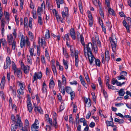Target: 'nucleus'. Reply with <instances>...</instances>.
Masks as SVG:
<instances>
[{"mask_svg":"<svg viewBox=\"0 0 131 131\" xmlns=\"http://www.w3.org/2000/svg\"><path fill=\"white\" fill-rule=\"evenodd\" d=\"M63 63L64 66V68L65 69H67L68 67V62L67 60H65L64 59L63 60Z\"/></svg>","mask_w":131,"mask_h":131,"instance_id":"nucleus-18","label":"nucleus"},{"mask_svg":"<svg viewBox=\"0 0 131 131\" xmlns=\"http://www.w3.org/2000/svg\"><path fill=\"white\" fill-rule=\"evenodd\" d=\"M125 94V92L124 91V89H121L119 91H118V94L119 96H123Z\"/></svg>","mask_w":131,"mask_h":131,"instance_id":"nucleus-29","label":"nucleus"},{"mask_svg":"<svg viewBox=\"0 0 131 131\" xmlns=\"http://www.w3.org/2000/svg\"><path fill=\"white\" fill-rule=\"evenodd\" d=\"M24 90V89H19L17 90V92L19 94H22L23 93V90Z\"/></svg>","mask_w":131,"mask_h":131,"instance_id":"nucleus-53","label":"nucleus"},{"mask_svg":"<svg viewBox=\"0 0 131 131\" xmlns=\"http://www.w3.org/2000/svg\"><path fill=\"white\" fill-rule=\"evenodd\" d=\"M16 120L17 122H20L21 121V117L18 114H17L16 115Z\"/></svg>","mask_w":131,"mask_h":131,"instance_id":"nucleus-54","label":"nucleus"},{"mask_svg":"<svg viewBox=\"0 0 131 131\" xmlns=\"http://www.w3.org/2000/svg\"><path fill=\"white\" fill-rule=\"evenodd\" d=\"M27 60L28 63L30 64H32V60L30 56H29L27 55Z\"/></svg>","mask_w":131,"mask_h":131,"instance_id":"nucleus-43","label":"nucleus"},{"mask_svg":"<svg viewBox=\"0 0 131 131\" xmlns=\"http://www.w3.org/2000/svg\"><path fill=\"white\" fill-rule=\"evenodd\" d=\"M55 16L56 18L57 21L58 22L60 21L61 17L58 14L56 15Z\"/></svg>","mask_w":131,"mask_h":131,"instance_id":"nucleus-59","label":"nucleus"},{"mask_svg":"<svg viewBox=\"0 0 131 131\" xmlns=\"http://www.w3.org/2000/svg\"><path fill=\"white\" fill-rule=\"evenodd\" d=\"M7 41L9 44L11 45L13 41H15L13 39V36L12 34H10L7 35Z\"/></svg>","mask_w":131,"mask_h":131,"instance_id":"nucleus-8","label":"nucleus"},{"mask_svg":"<svg viewBox=\"0 0 131 131\" xmlns=\"http://www.w3.org/2000/svg\"><path fill=\"white\" fill-rule=\"evenodd\" d=\"M127 72L125 71H122L120 73L121 75L124 77L127 75Z\"/></svg>","mask_w":131,"mask_h":131,"instance_id":"nucleus-51","label":"nucleus"},{"mask_svg":"<svg viewBox=\"0 0 131 131\" xmlns=\"http://www.w3.org/2000/svg\"><path fill=\"white\" fill-rule=\"evenodd\" d=\"M71 97V100H72L73 99L75 96V93L74 91H72L69 93Z\"/></svg>","mask_w":131,"mask_h":131,"instance_id":"nucleus-45","label":"nucleus"},{"mask_svg":"<svg viewBox=\"0 0 131 131\" xmlns=\"http://www.w3.org/2000/svg\"><path fill=\"white\" fill-rule=\"evenodd\" d=\"M29 51L31 56H35V54L34 53V49L33 48H30L29 49Z\"/></svg>","mask_w":131,"mask_h":131,"instance_id":"nucleus-27","label":"nucleus"},{"mask_svg":"<svg viewBox=\"0 0 131 131\" xmlns=\"http://www.w3.org/2000/svg\"><path fill=\"white\" fill-rule=\"evenodd\" d=\"M1 43H2V45L3 46H6L7 42L5 39L4 38H2L1 39Z\"/></svg>","mask_w":131,"mask_h":131,"instance_id":"nucleus-44","label":"nucleus"},{"mask_svg":"<svg viewBox=\"0 0 131 131\" xmlns=\"http://www.w3.org/2000/svg\"><path fill=\"white\" fill-rule=\"evenodd\" d=\"M28 39H26L25 40L24 38H22L21 39V42L20 43V47L22 48L24 46L25 42H27L28 44Z\"/></svg>","mask_w":131,"mask_h":131,"instance_id":"nucleus-15","label":"nucleus"},{"mask_svg":"<svg viewBox=\"0 0 131 131\" xmlns=\"http://www.w3.org/2000/svg\"><path fill=\"white\" fill-rule=\"evenodd\" d=\"M70 84L71 85H77L78 84V82L76 81H73L72 82H70Z\"/></svg>","mask_w":131,"mask_h":131,"instance_id":"nucleus-60","label":"nucleus"},{"mask_svg":"<svg viewBox=\"0 0 131 131\" xmlns=\"http://www.w3.org/2000/svg\"><path fill=\"white\" fill-rule=\"evenodd\" d=\"M69 33L72 38L74 40L76 38L75 33L73 28H72L70 29Z\"/></svg>","mask_w":131,"mask_h":131,"instance_id":"nucleus-12","label":"nucleus"},{"mask_svg":"<svg viewBox=\"0 0 131 131\" xmlns=\"http://www.w3.org/2000/svg\"><path fill=\"white\" fill-rule=\"evenodd\" d=\"M17 125H15L12 124L11 125V131H16V129L17 128Z\"/></svg>","mask_w":131,"mask_h":131,"instance_id":"nucleus-46","label":"nucleus"},{"mask_svg":"<svg viewBox=\"0 0 131 131\" xmlns=\"http://www.w3.org/2000/svg\"><path fill=\"white\" fill-rule=\"evenodd\" d=\"M62 82L63 84L64 85H65L66 83V79L64 75L63 74L62 75Z\"/></svg>","mask_w":131,"mask_h":131,"instance_id":"nucleus-33","label":"nucleus"},{"mask_svg":"<svg viewBox=\"0 0 131 131\" xmlns=\"http://www.w3.org/2000/svg\"><path fill=\"white\" fill-rule=\"evenodd\" d=\"M5 82V80H2L1 83L0 84V87L2 89H4Z\"/></svg>","mask_w":131,"mask_h":131,"instance_id":"nucleus-32","label":"nucleus"},{"mask_svg":"<svg viewBox=\"0 0 131 131\" xmlns=\"http://www.w3.org/2000/svg\"><path fill=\"white\" fill-rule=\"evenodd\" d=\"M64 104L63 103H62L59 108L60 111H61L64 109Z\"/></svg>","mask_w":131,"mask_h":131,"instance_id":"nucleus-56","label":"nucleus"},{"mask_svg":"<svg viewBox=\"0 0 131 131\" xmlns=\"http://www.w3.org/2000/svg\"><path fill=\"white\" fill-rule=\"evenodd\" d=\"M80 41L82 45L84 46L85 45L84 42V39L82 35H80Z\"/></svg>","mask_w":131,"mask_h":131,"instance_id":"nucleus-48","label":"nucleus"},{"mask_svg":"<svg viewBox=\"0 0 131 131\" xmlns=\"http://www.w3.org/2000/svg\"><path fill=\"white\" fill-rule=\"evenodd\" d=\"M110 40L111 44L112 51L114 52V53L111 54V56L114 57V54H116L117 50V39L115 37H113L112 38H111Z\"/></svg>","mask_w":131,"mask_h":131,"instance_id":"nucleus-2","label":"nucleus"},{"mask_svg":"<svg viewBox=\"0 0 131 131\" xmlns=\"http://www.w3.org/2000/svg\"><path fill=\"white\" fill-rule=\"evenodd\" d=\"M38 23L40 25H42V18L41 16H39L38 18Z\"/></svg>","mask_w":131,"mask_h":131,"instance_id":"nucleus-41","label":"nucleus"},{"mask_svg":"<svg viewBox=\"0 0 131 131\" xmlns=\"http://www.w3.org/2000/svg\"><path fill=\"white\" fill-rule=\"evenodd\" d=\"M14 73L18 78H21L22 73L20 68H18L16 71H14Z\"/></svg>","mask_w":131,"mask_h":131,"instance_id":"nucleus-9","label":"nucleus"},{"mask_svg":"<svg viewBox=\"0 0 131 131\" xmlns=\"http://www.w3.org/2000/svg\"><path fill=\"white\" fill-rule=\"evenodd\" d=\"M41 61L42 63L44 64H46V62L45 59V58L44 56H43L41 59Z\"/></svg>","mask_w":131,"mask_h":131,"instance_id":"nucleus-57","label":"nucleus"},{"mask_svg":"<svg viewBox=\"0 0 131 131\" xmlns=\"http://www.w3.org/2000/svg\"><path fill=\"white\" fill-rule=\"evenodd\" d=\"M42 88L41 89V90L42 91V93L47 94V86L45 83V82H44L42 85Z\"/></svg>","mask_w":131,"mask_h":131,"instance_id":"nucleus-7","label":"nucleus"},{"mask_svg":"<svg viewBox=\"0 0 131 131\" xmlns=\"http://www.w3.org/2000/svg\"><path fill=\"white\" fill-rule=\"evenodd\" d=\"M43 8H45V4L43 3L41 5V7H38L37 9V14L38 15H39V16H41L42 9Z\"/></svg>","mask_w":131,"mask_h":131,"instance_id":"nucleus-11","label":"nucleus"},{"mask_svg":"<svg viewBox=\"0 0 131 131\" xmlns=\"http://www.w3.org/2000/svg\"><path fill=\"white\" fill-rule=\"evenodd\" d=\"M63 54L66 57V58H68V55L66 49L64 48H63Z\"/></svg>","mask_w":131,"mask_h":131,"instance_id":"nucleus-34","label":"nucleus"},{"mask_svg":"<svg viewBox=\"0 0 131 131\" xmlns=\"http://www.w3.org/2000/svg\"><path fill=\"white\" fill-rule=\"evenodd\" d=\"M26 103L28 111L30 113L31 112L33 108L31 102L28 100L27 101H26Z\"/></svg>","mask_w":131,"mask_h":131,"instance_id":"nucleus-10","label":"nucleus"},{"mask_svg":"<svg viewBox=\"0 0 131 131\" xmlns=\"http://www.w3.org/2000/svg\"><path fill=\"white\" fill-rule=\"evenodd\" d=\"M123 23L124 26L126 27L127 32H129V26L128 25H126L127 23L126 21L125 20H124Z\"/></svg>","mask_w":131,"mask_h":131,"instance_id":"nucleus-23","label":"nucleus"},{"mask_svg":"<svg viewBox=\"0 0 131 131\" xmlns=\"http://www.w3.org/2000/svg\"><path fill=\"white\" fill-rule=\"evenodd\" d=\"M3 19L2 20V23H1V30H2V35H3V34L4 33V32L5 31V29H4V27H5V24L3 21Z\"/></svg>","mask_w":131,"mask_h":131,"instance_id":"nucleus-26","label":"nucleus"},{"mask_svg":"<svg viewBox=\"0 0 131 131\" xmlns=\"http://www.w3.org/2000/svg\"><path fill=\"white\" fill-rule=\"evenodd\" d=\"M64 38H63V39H64V40H65L66 39L67 40V41L69 40V37L68 35L67 34H65L64 35Z\"/></svg>","mask_w":131,"mask_h":131,"instance_id":"nucleus-64","label":"nucleus"},{"mask_svg":"<svg viewBox=\"0 0 131 131\" xmlns=\"http://www.w3.org/2000/svg\"><path fill=\"white\" fill-rule=\"evenodd\" d=\"M117 79L118 80H127V79H126L125 77H123V76H117Z\"/></svg>","mask_w":131,"mask_h":131,"instance_id":"nucleus-49","label":"nucleus"},{"mask_svg":"<svg viewBox=\"0 0 131 131\" xmlns=\"http://www.w3.org/2000/svg\"><path fill=\"white\" fill-rule=\"evenodd\" d=\"M49 88H50L53 89L54 87L55 84L54 81L50 79L49 84Z\"/></svg>","mask_w":131,"mask_h":131,"instance_id":"nucleus-24","label":"nucleus"},{"mask_svg":"<svg viewBox=\"0 0 131 131\" xmlns=\"http://www.w3.org/2000/svg\"><path fill=\"white\" fill-rule=\"evenodd\" d=\"M17 84L20 87V89L24 90L25 85L24 84L23 82L22 83L18 81L17 82Z\"/></svg>","mask_w":131,"mask_h":131,"instance_id":"nucleus-19","label":"nucleus"},{"mask_svg":"<svg viewBox=\"0 0 131 131\" xmlns=\"http://www.w3.org/2000/svg\"><path fill=\"white\" fill-rule=\"evenodd\" d=\"M45 117L47 122L49 123L50 125L52 126V119L49 117V115L47 114H46L45 115Z\"/></svg>","mask_w":131,"mask_h":131,"instance_id":"nucleus-13","label":"nucleus"},{"mask_svg":"<svg viewBox=\"0 0 131 131\" xmlns=\"http://www.w3.org/2000/svg\"><path fill=\"white\" fill-rule=\"evenodd\" d=\"M47 47H46L45 49V57L48 60H49L50 57L49 54L48 52L47 49Z\"/></svg>","mask_w":131,"mask_h":131,"instance_id":"nucleus-28","label":"nucleus"},{"mask_svg":"<svg viewBox=\"0 0 131 131\" xmlns=\"http://www.w3.org/2000/svg\"><path fill=\"white\" fill-rule=\"evenodd\" d=\"M116 115L122 118H124V116L122 114L120 113H116Z\"/></svg>","mask_w":131,"mask_h":131,"instance_id":"nucleus-63","label":"nucleus"},{"mask_svg":"<svg viewBox=\"0 0 131 131\" xmlns=\"http://www.w3.org/2000/svg\"><path fill=\"white\" fill-rule=\"evenodd\" d=\"M6 63L7 64H9L10 65L11 64V61L10 58L9 57H7L6 59Z\"/></svg>","mask_w":131,"mask_h":131,"instance_id":"nucleus-42","label":"nucleus"},{"mask_svg":"<svg viewBox=\"0 0 131 131\" xmlns=\"http://www.w3.org/2000/svg\"><path fill=\"white\" fill-rule=\"evenodd\" d=\"M39 43L40 45L43 47V48H45L47 47L45 45V41L44 40H43L42 38L41 39H39Z\"/></svg>","mask_w":131,"mask_h":131,"instance_id":"nucleus-14","label":"nucleus"},{"mask_svg":"<svg viewBox=\"0 0 131 131\" xmlns=\"http://www.w3.org/2000/svg\"><path fill=\"white\" fill-rule=\"evenodd\" d=\"M91 48L94 50V52L96 53L97 51V46L96 45H93V47L92 43L90 42L86 45L85 47L84 46V52L85 56L86 57V56H88L91 65H92L95 59L91 51Z\"/></svg>","mask_w":131,"mask_h":131,"instance_id":"nucleus-1","label":"nucleus"},{"mask_svg":"<svg viewBox=\"0 0 131 131\" xmlns=\"http://www.w3.org/2000/svg\"><path fill=\"white\" fill-rule=\"evenodd\" d=\"M56 2L58 8H60V4H62L64 3L63 0H56Z\"/></svg>","mask_w":131,"mask_h":131,"instance_id":"nucleus-20","label":"nucleus"},{"mask_svg":"<svg viewBox=\"0 0 131 131\" xmlns=\"http://www.w3.org/2000/svg\"><path fill=\"white\" fill-rule=\"evenodd\" d=\"M62 14L63 19H64V17L67 16L68 13L64 12V11H63L62 12Z\"/></svg>","mask_w":131,"mask_h":131,"instance_id":"nucleus-58","label":"nucleus"},{"mask_svg":"<svg viewBox=\"0 0 131 131\" xmlns=\"http://www.w3.org/2000/svg\"><path fill=\"white\" fill-rule=\"evenodd\" d=\"M25 126H26V128H29V122L27 119L25 120L24 123Z\"/></svg>","mask_w":131,"mask_h":131,"instance_id":"nucleus-36","label":"nucleus"},{"mask_svg":"<svg viewBox=\"0 0 131 131\" xmlns=\"http://www.w3.org/2000/svg\"><path fill=\"white\" fill-rule=\"evenodd\" d=\"M12 43V48L13 50H14L15 48L16 45V42L15 41H13Z\"/></svg>","mask_w":131,"mask_h":131,"instance_id":"nucleus-61","label":"nucleus"},{"mask_svg":"<svg viewBox=\"0 0 131 131\" xmlns=\"http://www.w3.org/2000/svg\"><path fill=\"white\" fill-rule=\"evenodd\" d=\"M65 89L67 93H69L72 91V89L69 86H66Z\"/></svg>","mask_w":131,"mask_h":131,"instance_id":"nucleus-39","label":"nucleus"},{"mask_svg":"<svg viewBox=\"0 0 131 131\" xmlns=\"http://www.w3.org/2000/svg\"><path fill=\"white\" fill-rule=\"evenodd\" d=\"M92 2L94 4L95 6H97L99 5L100 7V4L99 1L97 0H92Z\"/></svg>","mask_w":131,"mask_h":131,"instance_id":"nucleus-37","label":"nucleus"},{"mask_svg":"<svg viewBox=\"0 0 131 131\" xmlns=\"http://www.w3.org/2000/svg\"><path fill=\"white\" fill-rule=\"evenodd\" d=\"M105 60L108 61L110 59L109 52L108 51H106L105 53Z\"/></svg>","mask_w":131,"mask_h":131,"instance_id":"nucleus-25","label":"nucleus"},{"mask_svg":"<svg viewBox=\"0 0 131 131\" xmlns=\"http://www.w3.org/2000/svg\"><path fill=\"white\" fill-rule=\"evenodd\" d=\"M93 43V45H95L97 42L98 46L100 47H101V42L99 40L98 36H96L95 38L93 37L92 39Z\"/></svg>","mask_w":131,"mask_h":131,"instance_id":"nucleus-5","label":"nucleus"},{"mask_svg":"<svg viewBox=\"0 0 131 131\" xmlns=\"http://www.w3.org/2000/svg\"><path fill=\"white\" fill-rule=\"evenodd\" d=\"M42 75L41 72V71L35 73L33 76V80L32 81L33 83L35 81L37 80V79L40 80L41 79Z\"/></svg>","mask_w":131,"mask_h":131,"instance_id":"nucleus-4","label":"nucleus"},{"mask_svg":"<svg viewBox=\"0 0 131 131\" xmlns=\"http://www.w3.org/2000/svg\"><path fill=\"white\" fill-rule=\"evenodd\" d=\"M99 13L101 18L102 19H104V17L103 12V11L101 9L100 10Z\"/></svg>","mask_w":131,"mask_h":131,"instance_id":"nucleus-52","label":"nucleus"},{"mask_svg":"<svg viewBox=\"0 0 131 131\" xmlns=\"http://www.w3.org/2000/svg\"><path fill=\"white\" fill-rule=\"evenodd\" d=\"M58 87L59 89H60L62 88V82L61 81L59 80H58Z\"/></svg>","mask_w":131,"mask_h":131,"instance_id":"nucleus-50","label":"nucleus"},{"mask_svg":"<svg viewBox=\"0 0 131 131\" xmlns=\"http://www.w3.org/2000/svg\"><path fill=\"white\" fill-rule=\"evenodd\" d=\"M106 123L107 126H111L113 122H112L106 121Z\"/></svg>","mask_w":131,"mask_h":131,"instance_id":"nucleus-62","label":"nucleus"},{"mask_svg":"<svg viewBox=\"0 0 131 131\" xmlns=\"http://www.w3.org/2000/svg\"><path fill=\"white\" fill-rule=\"evenodd\" d=\"M108 12L109 14L112 15L114 16L115 15V13L114 10L110 7H108Z\"/></svg>","mask_w":131,"mask_h":131,"instance_id":"nucleus-31","label":"nucleus"},{"mask_svg":"<svg viewBox=\"0 0 131 131\" xmlns=\"http://www.w3.org/2000/svg\"><path fill=\"white\" fill-rule=\"evenodd\" d=\"M95 62L96 66L100 67V66L101 62L100 60L98 59H96L95 58Z\"/></svg>","mask_w":131,"mask_h":131,"instance_id":"nucleus-30","label":"nucleus"},{"mask_svg":"<svg viewBox=\"0 0 131 131\" xmlns=\"http://www.w3.org/2000/svg\"><path fill=\"white\" fill-rule=\"evenodd\" d=\"M52 69L54 74L57 75V72L55 66L54 65H53L52 66Z\"/></svg>","mask_w":131,"mask_h":131,"instance_id":"nucleus-38","label":"nucleus"},{"mask_svg":"<svg viewBox=\"0 0 131 131\" xmlns=\"http://www.w3.org/2000/svg\"><path fill=\"white\" fill-rule=\"evenodd\" d=\"M12 69H13L14 71H16L18 69L17 68L14 62L12 61Z\"/></svg>","mask_w":131,"mask_h":131,"instance_id":"nucleus-35","label":"nucleus"},{"mask_svg":"<svg viewBox=\"0 0 131 131\" xmlns=\"http://www.w3.org/2000/svg\"><path fill=\"white\" fill-rule=\"evenodd\" d=\"M79 79L80 80L81 83L82 85L84 87L86 88V83H85L84 79L82 78V76L81 75H80L79 77Z\"/></svg>","mask_w":131,"mask_h":131,"instance_id":"nucleus-16","label":"nucleus"},{"mask_svg":"<svg viewBox=\"0 0 131 131\" xmlns=\"http://www.w3.org/2000/svg\"><path fill=\"white\" fill-rule=\"evenodd\" d=\"M45 37L46 39H48L50 37L49 31L48 30H46V31L45 35Z\"/></svg>","mask_w":131,"mask_h":131,"instance_id":"nucleus-40","label":"nucleus"},{"mask_svg":"<svg viewBox=\"0 0 131 131\" xmlns=\"http://www.w3.org/2000/svg\"><path fill=\"white\" fill-rule=\"evenodd\" d=\"M32 16L34 19H36L37 18L36 12L35 10H33L32 12Z\"/></svg>","mask_w":131,"mask_h":131,"instance_id":"nucleus-47","label":"nucleus"},{"mask_svg":"<svg viewBox=\"0 0 131 131\" xmlns=\"http://www.w3.org/2000/svg\"><path fill=\"white\" fill-rule=\"evenodd\" d=\"M39 122L38 120L35 119L34 123L32 125L31 127V129L33 130V128L37 129L39 127Z\"/></svg>","mask_w":131,"mask_h":131,"instance_id":"nucleus-6","label":"nucleus"},{"mask_svg":"<svg viewBox=\"0 0 131 131\" xmlns=\"http://www.w3.org/2000/svg\"><path fill=\"white\" fill-rule=\"evenodd\" d=\"M34 107L35 108H34V110L35 112L37 111L39 113L41 114L42 113L43 111L41 110V108L40 107H38L35 105Z\"/></svg>","mask_w":131,"mask_h":131,"instance_id":"nucleus-22","label":"nucleus"},{"mask_svg":"<svg viewBox=\"0 0 131 131\" xmlns=\"http://www.w3.org/2000/svg\"><path fill=\"white\" fill-rule=\"evenodd\" d=\"M72 115L70 114L69 116V121L70 123L73 124V120L72 118Z\"/></svg>","mask_w":131,"mask_h":131,"instance_id":"nucleus-55","label":"nucleus"},{"mask_svg":"<svg viewBox=\"0 0 131 131\" xmlns=\"http://www.w3.org/2000/svg\"><path fill=\"white\" fill-rule=\"evenodd\" d=\"M30 67L29 66H27L24 67L23 70L25 73H27L29 72Z\"/></svg>","mask_w":131,"mask_h":131,"instance_id":"nucleus-21","label":"nucleus"},{"mask_svg":"<svg viewBox=\"0 0 131 131\" xmlns=\"http://www.w3.org/2000/svg\"><path fill=\"white\" fill-rule=\"evenodd\" d=\"M89 18V26L90 27H92L93 25V20L92 16L91 15H89V16L88 17Z\"/></svg>","mask_w":131,"mask_h":131,"instance_id":"nucleus-17","label":"nucleus"},{"mask_svg":"<svg viewBox=\"0 0 131 131\" xmlns=\"http://www.w3.org/2000/svg\"><path fill=\"white\" fill-rule=\"evenodd\" d=\"M32 20L33 19L32 18H30L29 23L27 24L28 23V18L26 17H25L24 18V27L25 28H27L28 27H29L31 29H32Z\"/></svg>","mask_w":131,"mask_h":131,"instance_id":"nucleus-3","label":"nucleus"}]
</instances>
